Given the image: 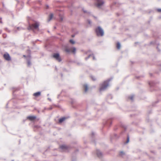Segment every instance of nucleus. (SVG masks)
Listing matches in <instances>:
<instances>
[{"label":"nucleus","mask_w":161,"mask_h":161,"mask_svg":"<svg viewBox=\"0 0 161 161\" xmlns=\"http://www.w3.org/2000/svg\"><path fill=\"white\" fill-rule=\"evenodd\" d=\"M112 79V78H111L105 81L102 84L101 87L100 89V91H102L104 90L108 86L109 82Z\"/></svg>","instance_id":"f257e3e1"},{"label":"nucleus","mask_w":161,"mask_h":161,"mask_svg":"<svg viewBox=\"0 0 161 161\" xmlns=\"http://www.w3.org/2000/svg\"><path fill=\"white\" fill-rule=\"evenodd\" d=\"M95 31L97 36H104V31L100 26H98L96 28Z\"/></svg>","instance_id":"f03ea898"},{"label":"nucleus","mask_w":161,"mask_h":161,"mask_svg":"<svg viewBox=\"0 0 161 161\" xmlns=\"http://www.w3.org/2000/svg\"><path fill=\"white\" fill-rule=\"evenodd\" d=\"M39 25V23L38 22H36L31 24L29 22V26L28 27V30H34L38 29Z\"/></svg>","instance_id":"7ed1b4c3"},{"label":"nucleus","mask_w":161,"mask_h":161,"mask_svg":"<svg viewBox=\"0 0 161 161\" xmlns=\"http://www.w3.org/2000/svg\"><path fill=\"white\" fill-rule=\"evenodd\" d=\"M104 3L103 0H96V5L98 8H100Z\"/></svg>","instance_id":"20e7f679"},{"label":"nucleus","mask_w":161,"mask_h":161,"mask_svg":"<svg viewBox=\"0 0 161 161\" xmlns=\"http://www.w3.org/2000/svg\"><path fill=\"white\" fill-rule=\"evenodd\" d=\"M53 57L57 60L59 62H60L62 61L61 58L60 57L59 54L58 53H54L53 55Z\"/></svg>","instance_id":"39448f33"},{"label":"nucleus","mask_w":161,"mask_h":161,"mask_svg":"<svg viewBox=\"0 0 161 161\" xmlns=\"http://www.w3.org/2000/svg\"><path fill=\"white\" fill-rule=\"evenodd\" d=\"M3 57L5 60L8 61H9L11 60V57L9 54L8 53H6L4 54Z\"/></svg>","instance_id":"423d86ee"},{"label":"nucleus","mask_w":161,"mask_h":161,"mask_svg":"<svg viewBox=\"0 0 161 161\" xmlns=\"http://www.w3.org/2000/svg\"><path fill=\"white\" fill-rule=\"evenodd\" d=\"M27 57H28L29 58L28 59H27V66L28 67H30V66L31 65V56L30 55H28L27 56Z\"/></svg>","instance_id":"0eeeda50"},{"label":"nucleus","mask_w":161,"mask_h":161,"mask_svg":"<svg viewBox=\"0 0 161 161\" xmlns=\"http://www.w3.org/2000/svg\"><path fill=\"white\" fill-rule=\"evenodd\" d=\"M96 153L97 155L98 158H101L103 157V153L99 150H97Z\"/></svg>","instance_id":"6e6552de"},{"label":"nucleus","mask_w":161,"mask_h":161,"mask_svg":"<svg viewBox=\"0 0 161 161\" xmlns=\"http://www.w3.org/2000/svg\"><path fill=\"white\" fill-rule=\"evenodd\" d=\"M36 118V116H29L27 117V118L29 119L30 121H33Z\"/></svg>","instance_id":"1a4fd4ad"},{"label":"nucleus","mask_w":161,"mask_h":161,"mask_svg":"<svg viewBox=\"0 0 161 161\" xmlns=\"http://www.w3.org/2000/svg\"><path fill=\"white\" fill-rule=\"evenodd\" d=\"M60 148L62 150H67L68 147L65 145H62L60 147Z\"/></svg>","instance_id":"9d476101"},{"label":"nucleus","mask_w":161,"mask_h":161,"mask_svg":"<svg viewBox=\"0 0 161 161\" xmlns=\"http://www.w3.org/2000/svg\"><path fill=\"white\" fill-rule=\"evenodd\" d=\"M41 92H38L34 93L33 94V96L37 97L41 95Z\"/></svg>","instance_id":"9b49d317"},{"label":"nucleus","mask_w":161,"mask_h":161,"mask_svg":"<svg viewBox=\"0 0 161 161\" xmlns=\"http://www.w3.org/2000/svg\"><path fill=\"white\" fill-rule=\"evenodd\" d=\"M66 119V118L65 117H62L61 118H60L59 119V121H58V122L59 123H62L63 121H64Z\"/></svg>","instance_id":"f8f14e48"},{"label":"nucleus","mask_w":161,"mask_h":161,"mask_svg":"<svg viewBox=\"0 0 161 161\" xmlns=\"http://www.w3.org/2000/svg\"><path fill=\"white\" fill-rule=\"evenodd\" d=\"M84 92H87L88 89V86L87 84H85L84 85Z\"/></svg>","instance_id":"ddd939ff"},{"label":"nucleus","mask_w":161,"mask_h":161,"mask_svg":"<svg viewBox=\"0 0 161 161\" xmlns=\"http://www.w3.org/2000/svg\"><path fill=\"white\" fill-rule=\"evenodd\" d=\"M53 16V14L52 13L49 16V18L48 19V21H50L52 19Z\"/></svg>","instance_id":"4468645a"},{"label":"nucleus","mask_w":161,"mask_h":161,"mask_svg":"<svg viewBox=\"0 0 161 161\" xmlns=\"http://www.w3.org/2000/svg\"><path fill=\"white\" fill-rule=\"evenodd\" d=\"M120 47V44L119 42H118L117 44V47L118 49H119Z\"/></svg>","instance_id":"2eb2a0df"},{"label":"nucleus","mask_w":161,"mask_h":161,"mask_svg":"<svg viewBox=\"0 0 161 161\" xmlns=\"http://www.w3.org/2000/svg\"><path fill=\"white\" fill-rule=\"evenodd\" d=\"M65 51L67 52V53H69L70 52V51L69 49L66 48L65 49Z\"/></svg>","instance_id":"dca6fc26"},{"label":"nucleus","mask_w":161,"mask_h":161,"mask_svg":"<svg viewBox=\"0 0 161 161\" xmlns=\"http://www.w3.org/2000/svg\"><path fill=\"white\" fill-rule=\"evenodd\" d=\"M91 56H92V54H89V55H88V57H86V58H85V60H87L88 59H89V58Z\"/></svg>","instance_id":"f3484780"},{"label":"nucleus","mask_w":161,"mask_h":161,"mask_svg":"<svg viewBox=\"0 0 161 161\" xmlns=\"http://www.w3.org/2000/svg\"><path fill=\"white\" fill-rule=\"evenodd\" d=\"M90 77L92 80H96V77L95 76L92 75H91Z\"/></svg>","instance_id":"a211bd4d"},{"label":"nucleus","mask_w":161,"mask_h":161,"mask_svg":"<svg viewBox=\"0 0 161 161\" xmlns=\"http://www.w3.org/2000/svg\"><path fill=\"white\" fill-rule=\"evenodd\" d=\"M69 42L72 44H74L75 43V42L73 40L71 39L69 40Z\"/></svg>","instance_id":"6ab92c4d"},{"label":"nucleus","mask_w":161,"mask_h":161,"mask_svg":"<svg viewBox=\"0 0 161 161\" xmlns=\"http://www.w3.org/2000/svg\"><path fill=\"white\" fill-rule=\"evenodd\" d=\"M76 48L75 47L73 48V50L72 51V52L74 53V54H75V53L76 52Z\"/></svg>","instance_id":"aec40b11"},{"label":"nucleus","mask_w":161,"mask_h":161,"mask_svg":"<svg viewBox=\"0 0 161 161\" xmlns=\"http://www.w3.org/2000/svg\"><path fill=\"white\" fill-rule=\"evenodd\" d=\"M129 141V137L128 135H127V139L126 143H128Z\"/></svg>","instance_id":"412c9836"},{"label":"nucleus","mask_w":161,"mask_h":161,"mask_svg":"<svg viewBox=\"0 0 161 161\" xmlns=\"http://www.w3.org/2000/svg\"><path fill=\"white\" fill-rule=\"evenodd\" d=\"M134 96L132 95L131 96L129 97V99L131 100L132 101H133Z\"/></svg>","instance_id":"4be33fe9"},{"label":"nucleus","mask_w":161,"mask_h":161,"mask_svg":"<svg viewBox=\"0 0 161 161\" xmlns=\"http://www.w3.org/2000/svg\"><path fill=\"white\" fill-rule=\"evenodd\" d=\"M83 12L84 13H88V14H90V12H87L86 11V10H84V9H83Z\"/></svg>","instance_id":"5701e85b"},{"label":"nucleus","mask_w":161,"mask_h":161,"mask_svg":"<svg viewBox=\"0 0 161 161\" xmlns=\"http://www.w3.org/2000/svg\"><path fill=\"white\" fill-rule=\"evenodd\" d=\"M92 56L93 59V60H96V58H95V56H94V54H92Z\"/></svg>","instance_id":"b1692460"},{"label":"nucleus","mask_w":161,"mask_h":161,"mask_svg":"<svg viewBox=\"0 0 161 161\" xmlns=\"http://www.w3.org/2000/svg\"><path fill=\"white\" fill-rule=\"evenodd\" d=\"M87 21H88V23L89 25H91V24H92V21H91L90 19H88L87 20Z\"/></svg>","instance_id":"393cba45"},{"label":"nucleus","mask_w":161,"mask_h":161,"mask_svg":"<svg viewBox=\"0 0 161 161\" xmlns=\"http://www.w3.org/2000/svg\"><path fill=\"white\" fill-rule=\"evenodd\" d=\"M108 98H110L111 99H112V97L111 95H108Z\"/></svg>","instance_id":"a878e982"},{"label":"nucleus","mask_w":161,"mask_h":161,"mask_svg":"<svg viewBox=\"0 0 161 161\" xmlns=\"http://www.w3.org/2000/svg\"><path fill=\"white\" fill-rule=\"evenodd\" d=\"M91 52V50H89L87 51L85 53V54H88L89 53H90V52Z\"/></svg>","instance_id":"bb28decb"},{"label":"nucleus","mask_w":161,"mask_h":161,"mask_svg":"<svg viewBox=\"0 0 161 161\" xmlns=\"http://www.w3.org/2000/svg\"><path fill=\"white\" fill-rule=\"evenodd\" d=\"M17 29L18 30H21V29H23L22 28L20 27H17Z\"/></svg>","instance_id":"cd10ccee"},{"label":"nucleus","mask_w":161,"mask_h":161,"mask_svg":"<svg viewBox=\"0 0 161 161\" xmlns=\"http://www.w3.org/2000/svg\"><path fill=\"white\" fill-rule=\"evenodd\" d=\"M157 10L158 12H161V8L158 9Z\"/></svg>","instance_id":"c85d7f7f"},{"label":"nucleus","mask_w":161,"mask_h":161,"mask_svg":"<svg viewBox=\"0 0 161 161\" xmlns=\"http://www.w3.org/2000/svg\"><path fill=\"white\" fill-rule=\"evenodd\" d=\"M95 134L93 132H92V136H94Z\"/></svg>","instance_id":"c756f323"},{"label":"nucleus","mask_w":161,"mask_h":161,"mask_svg":"<svg viewBox=\"0 0 161 161\" xmlns=\"http://www.w3.org/2000/svg\"><path fill=\"white\" fill-rule=\"evenodd\" d=\"M124 152L123 151H121L120 152V155H121V154H124Z\"/></svg>","instance_id":"7c9ffc66"},{"label":"nucleus","mask_w":161,"mask_h":161,"mask_svg":"<svg viewBox=\"0 0 161 161\" xmlns=\"http://www.w3.org/2000/svg\"><path fill=\"white\" fill-rule=\"evenodd\" d=\"M48 100L50 101H51V99L50 98H48Z\"/></svg>","instance_id":"2f4dec72"},{"label":"nucleus","mask_w":161,"mask_h":161,"mask_svg":"<svg viewBox=\"0 0 161 161\" xmlns=\"http://www.w3.org/2000/svg\"><path fill=\"white\" fill-rule=\"evenodd\" d=\"M47 8H49V6L48 5H46V6Z\"/></svg>","instance_id":"473e14b6"},{"label":"nucleus","mask_w":161,"mask_h":161,"mask_svg":"<svg viewBox=\"0 0 161 161\" xmlns=\"http://www.w3.org/2000/svg\"><path fill=\"white\" fill-rule=\"evenodd\" d=\"M0 23H1V24L3 23V22H2V20H0Z\"/></svg>","instance_id":"72a5a7b5"},{"label":"nucleus","mask_w":161,"mask_h":161,"mask_svg":"<svg viewBox=\"0 0 161 161\" xmlns=\"http://www.w3.org/2000/svg\"><path fill=\"white\" fill-rule=\"evenodd\" d=\"M61 74V76L62 77H63V74H62V73H61V74Z\"/></svg>","instance_id":"f704fd0d"},{"label":"nucleus","mask_w":161,"mask_h":161,"mask_svg":"<svg viewBox=\"0 0 161 161\" xmlns=\"http://www.w3.org/2000/svg\"><path fill=\"white\" fill-rule=\"evenodd\" d=\"M63 20V18H61V19H60V20H61V21H62Z\"/></svg>","instance_id":"c9c22d12"},{"label":"nucleus","mask_w":161,"mask_h":161,"mask_svg":"<svg viewBox=\"0 0 161 161\" xmlns=\"http://www.w3.org/2000/svg\"><path fill=\"white\" fill-rule=\"evenodd\" d=\"M77 64L78 65H80V63H77Z\"/></svg>","instance_id":"e433bc0d"},{"label":"nucleus","mask_w":161,"mask_h":161,"mask_svg":"<svg viewBox=\"0 0 161 161\" xmlns=\"http://www.w3.org/2000/svg\"><path fill=\"white\" fill-rule=\"evenodd\" d=\"M72 37H74V36H75V35H72Z\"/></svg>","instance_id":"4c0bfd02"},{"label":"nucleus","mask_w":161,"mask_h":161,"mask_svg":"<svg viewBox=\"0 0 161 161\" xmlns=\"http://www.w3.org/2000/svg\"><path fill=\"white\" fill-rule=\"evenodd\" d=\"M2 31L0 30V33H2Z\"/></svg>","instance_id":"58836bf2"},{"label":"nucleus","mask_w":161,"mask_h":161,"mask_svg":"<svg viewBox=\"0 0 161 161\" xmlns=\"http://www.w3.org/2000/svg\"><path fill=\"white\" fill-rule=\"evenodd\" d=\"M2 18L1 17H0V19L2 20Z\"/></svg>","instance_id":"ea45409f"},{"label":"nucleus","mask_w":161,"mask_h":161,"mask_svg":"<svg viewBox=\"0 0 161 161\" xmlns=\"http://www.w3.org/2000/svg\"><path fill=\"white\" fill-rule=\"evenodd\" d=\"M140 77V76H138V77H137V78H139Z\"/></svg>","instance_id":"a19ab883"},{"label":"nucleus","mask_w":161,"mask_h":161,"mask_svg":"<svg viewBox=\"0 0 161 161\" xmlns=\"http://www.w3.org/2000/svg\"><path fill=\"white\" fill-rule=\"evenodd\" d=\"M72 161H76L75 160H72Z\"/></svg>","instance_id":"79ce46f5"},{"label":"nucleus","mask_w":161,"mask_h":161,"mask_svg":"<svg viewBox=\"0 0 161 161\" xmlns=\"http://www.w3.org/2000/svg\"><path fill=\"white\" fill-rule=\"evenodd\" d=\"M55 69L56 70H57V68L56 67H55Z\"/></svg>","instance_id":"37998d69"},{"label":"nucleus","mask_w":161,"mask_h":161,"mask_svg":"<svg viewBox=\"0 0 161 161\" xmlns=\"http://www.w3.org/2000/svg\"><path fill=\"white\" fill-rule=\"evenodd\" d=\"M150 43H151V44H153V42H151Z\"/></svg>","instance_id":"c03bdc74"},{"label":"nucleus","mask_w":161,"mask_h":161,"mask_svg":"<svg viewBox=\"0 0 161 161\" xmlns=\"http://www.w3.org/2000/svg\"><path fill=\"white\" fill-rule=\"evenodd\" d=\"M23 56H24V57H26V56H25V55H24Z\"/></svg>","instance_id":"a18cd8bd"},{"label":"nucleus","mask_w":161,"mask_h":161,"mask_svg":"<svg viewBox=\"0 0 161 161\" xmlns=\"http://www.w3.org/2000/svg\"><path fill=\"white\" fill-rule=\"evenodd\" d=\"M49 95V94H47V96H48Z\"/></svg>","instance_id":"49530a36"},{"label":"nucleus","mask_w":161,"mask_h":161,"mask_svg":"<svg viewBox=\"0 0 161 161\" xmlns=\"http://www.w3.org/2000/svg\"><path fill=\"white\" fill-rule=\"evenodd\" d=\"M28 51H29V52H30V50H28Z\"/></svg>","instance_id":"de8ad7c7"},{"label":"nucleus","mask_w":161,"mask_h":161,"mask_svg":"<svg viewBox=\"0 0 161 161\" xmlns=\"http://www.w3.org/2000/svg\"><path fill=\"white\" fill-rule=\"evenodd\" d=\"M149 84L150 85V83H149Z\"/></svg>","instance_id":"09e8293b"}]
</instances>
